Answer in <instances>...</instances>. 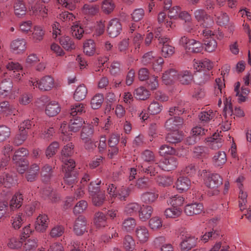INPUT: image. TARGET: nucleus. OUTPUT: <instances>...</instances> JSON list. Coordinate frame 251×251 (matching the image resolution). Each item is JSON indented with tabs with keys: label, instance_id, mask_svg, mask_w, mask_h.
<instances>
[{
	"label": "nucleus",
	"instance_id": "nucleus-1",
	"mask_svg": "<svg viewBox=\"0 0 251 251\" xmlns=\"http://www.w3.org/2000/svg\"><path fill=\"white\" fill-rule=\"evenodd\" d=\"M223 183V178L218 174H210L205 179V184L209 189L208 194L210 196L217 195L220 192L219 187Z\"/></svg>",
	"mask_w": 251,
	"mask_h": 251
},
{
	"label": "nucleus",
	"instance_id": "nucleus-2",
	"mask_svg": "<svg viewBox=\"0 0 251 251\" xmlns=\"http://www.w3.org/2000/svg\"><path fill=\"white\" fill-rule=\"evenodd\" d=\"M244 85L241 87V92L240 91L239 88L240 87V83L237 82L235 83L234 88V91L236 93V96L238 97V101L239 103L245 102L247 99L248 94L250 92V90L246 86L249 85L250 82H251V69L248 73L246 76L243 78Z\"/></svg>",
	"mask_w": 251,
	"mask_h": 251
},
{
	"label": "nucleus",
	"instance_id": "nucleus-3",
	"mask_svg": "<svg viewBox=\"0 0 251 251\" xmlns=\"http://www.w3.org/2000/svg\"><path fill=\"white\" fill-rule=\"evenodd\" d=\"M28 84L32 86L34 89L38 88L42 91L50 90L54 86V81L53 78L50 76L46 75L41 78L39 80L35 78H31L29 80Z\"/></svg>",
	"mask_w": 251,
	"mask_h": 251
},
{
	"label": "nucleus",
	"instance_id": "nucleus-4",
	"mask_svg": "<svg viewBox=\"0 0 251 251\" xmlns=\"http://www.w3.org/2000/svg\"><path fill=\"white\" fill-rule=\"evenodd\" d=\"M63 171L65 173L64 181L68 185H72L76 181V177L72 176L71 173L75 166V161L71 158H63Z\"/></svg>",
	"mask_w": 251,
	"mask_h": 251
},
{
	"label": "nucleus",
	"instance_id": "nucleus-5",
	"mask_svg": "<svg viewBox=\"0 0 251 251\" xmlns=\"http://www.w3.org/2000/svg\"><path fill=\"white\" fill-rule=\"evenodd\" d=\"M94 129L91 125L84 126L80 134V138L84 143V147L87 150H91L96 147L92 141L91 137Z\"/></svg>",
	"mask_w": 251,
	"mask_h": 251
},
{
	"label": "nucleus",
	"instance_id": "nucleus-6",
	"mask_svg": "<svg viewBox=\"0 0 251 251\" xmlns=\"http://www.w3.org/2000/svg\"><path fill=\"white\" fill-rule=\"evenodd\" d=\"M194 14L196 20L201 23L203 27L210 26L213 25V20L204 10L197 9L194 11Z\"/></svg>",
	"mask_w": 251,
	"mask_h": 251
},
{
	"label": "nucleus",
	"instance_id": "nucleus-7",
	"mask_svg": "<svg viewBox=\"0 0 251 251\" xmlns=\"http://www.w3.org/2000/svg\"><path fill=\"white\" fill-rule=\"evenodd\" d=\"M122 25L118 19H112L109 23L107 32L110 37H117L122 30Z\"/></svg>",
	"mask_w": 251,
	"mask_h": 251
},
{
	"label": "nucleus",
	"instance_id": "nucleus-8",
	"mask_svg": "<svg viewBox=\"0 0 251 251\" xmlns=\"http://www.w3.org/2000/svg\"><path fill=\"white\" fill-rule=\"evenodd\" d=\"M49 219L47 215L40 214L36 218L34 227L37 231L45 232L49 226Z\"/></svg>",
	"mask_w": 251,
	"mask_h": 251
},
{
	"label": "nucleus",
	"instance_id": "nucleus-9",
	"mask_svg": "<svg viewBox=\"0 0 251 251\" xmlns=\"http://www.w3.org/2000/svg\"><path fill=\"white\" fill-rule=\"evenodd\" d=\"M183 120L177 116H174L168 119L165 124V127L170 131H176L182 125Z\"/></svg>",
	"mask_w": 251,
	"mask_h": 251
},
{
	"label": "nucleus",
	"instance_id": "nucleus-10",
	"mask_svg": "<svg viewBox=\"0 0 251 251\" xmlns=\"http://www.w3.org/2000/svg\"><path fill=\"white\" fill-rule=\"evenodd\" d=\"M90 180V176L88 174H85L82 177L80 183V186L76 185L75 183L71 185L72 188H74L75 190V197L76 199L82 197L84 194V187L86 185L87 182ZM71 186V185H70Z\"/></svg>",
	"mask_w": 251,
	"mask_h": 251
},
{
	"label": "nucleus",
	"instance_id": "nucleus-11",
	"mask_svg": "<svg viewBox=\"0 0 251 251\" xmlns=\"http://www.w3.org/2000/svg\"><path fill=\"white\" fill-rule=\"evenodd\" d=\"M137 240L141 244L146 243L149 239L150 234L148 228L145 226H138L135 231Z\"/></svg>",
	"mask_w": 251,
	"mask_h": 251
},
{
	"label": "nucleus",
	"instance_id": "nucleus-12",
	"mask_svg": "<svg viewBox=\"0 0 251 251\" xmlns=\"http://www.w3.org/2000/svg\"><path fill=\"white\" fill-rule=\"evenodd\" d=\"M86 220L83 216H79L75 221L74 231L77 235L83 234L86 230Z\"/></svg>",
	"mask_w": 251,
	"mask_h": 251
},
{
	"label": "nucleus",
	"instance_id": "nucleus-13",
	"mask_svg": "<svg viewBox=\"0 0 251 251\" xmlns=\"http://www.w3.org/2000/svg\"><path fill=\"white\" fill-rule=\"evenodd\" d=\"M213 63L207 59L201 60L194 59V69L198 72L210 70L213 68Z\"/></svg>",
	"mask_w": 251,
	"mask_h": 251
},
{
	"label": "nucleus",
	"instance_id": "nucleus-14",
	"mask_svg": "<svg viewBox=\"0 0 251 251\" xmlns=\"http://www.w3.org/2000/svg\"><path fill=\"white\" fill-rule=\"evenodd\" d=\"M203 209L202 203H194L186 205L185 206L184 212L188 216H193L201 213Z\"/></svg>",
	"mask_w": 251,
	"mask_h": 251
},
{
	"label": "nucleus",
	"instance_id": "nucleus-15",
	"mask_svg": "<svg viewBox=\"0 0 251 251\" xmlns=\"http://www.w3.org/2000/svg\"><path fill=\"white\" fill-rule=\"evenodd\" d=\"M26 42L24 39H17L12 41L10 44V49L15 53H22L26 49Z\"/></svg>",
	"mask_w": 251,
	"mask_h": 251
},
{
	"label": "nucleus",
	"instance_id": "nucleus-16",
	"mask_svg": "<svg viewBox=\"0 0 251 251\" xmlns=\"http://www.w3.org/2000/svg\"><path fill=\"white\" fill-rule=\"evenodd\" d=\"M60 111L61 107L58 102L56 101H50L46 105L45 113L50 117L56 116Z\"/></svg>",
	"mask_w": 251,
	"mask_h": 251
},
{
	"label": "nucleus",
	"instance_id": "nucleus-17",
	"mask_svg": "<svg viewBox=\"0 0 251 251\" xmlns=\"http://www.w3.org/2000/svg\"><path fill=\"white\" fill-rule=\"evenodd\" d=\"M178 165V162L176 157L171 156L165 158L163 162L160 164L161 168L166 171H170L175 169Z\"/></svg>",
	"mask_w": 251,
	"mask_h": 251
},
{
	"label": "nucleus",
	"instance_id": "nucleus-18",
	"mask_svg": "<svg viewBox=\"0 0 251 251\" xmlns=\"http://www.w3.org/2000/svg\"><path fill=\"white\" fill-rule=\"evenodd\" d=\"M48 9L42 4L36 3L31 6L30 8V14L32 15L39 16L42 18L47 17Z\"/></svg>",
	"mask_w": 251,
	"mask_h": 251
},
{
	"label": "nucleus",
	"instance_id": "nucleus-19",
	"mask_svg": "<svg viewBox=\"0 0 251 251\" xmlns=\"http://www.w3.org/2000/svg\"><path fill=\"white\" fill-rule=\"evenodd\" d=\"M23 195L16 193L12 198L9 202V208L11 211H15L20 208L23 202Z\"/></svg>",
	"mask_w": 251,
	"mask_h": 251
},
{
	"label": "nucleus",
	"instance_id": "nucleus-20",
	"mask_svg": "<svg viewBox=\"0 0 251 251\" xmlns=\"http://www.w3.org/2000/svg\"><path fill=\"white\" fill-rule=\"evenodd\" d=\"M94 223L97 228H103L107 226V217L102 212H96L94 217Z\"/></svg>",
	"mask_w": 251,
	"mask_h": 251
},
{
	"label": "nucleus",
	"instance_id": "nucleus-21",
	"mask_svg": "<svg viewBox=\"0 0 251 251\" xmlns=\"http://www.w3.org/2000/svg\"><path fill=\"white\" fill-rule=\"evenodd\" d=\"M13 83L10 79H4L0 83V95L6 97L12 92Z\"/></svg>",
	"mask_w": 251,
	"mask_h": 251
},
{
	"label": "nucleus",
	"instance_id": "nucleus-22",
	"mask_svg": "<svg viewBox=\"0 0 251 251\" xmlns=\"http://www.w3.org/2000/svg\"><path fill=\"white\" fill-rule=\"evenodd\" d=\"M192 72L188 70H184L177 73V79L182 84H190L193 80Z\"/></svg>",
	"mask_w": 251,
	"mask_h": 251
},
{
	"label": "nucleus",
	"instance_id": "nucleus-23",
	"mask_svg": "<svg viewBox=\"0 0 251 251\" xmlns=\"http://www.w3.org/2000/svg\"><path fill=\"white\" fill-rule=\"evenodd\" d=\"M226 155L224 151H219L214 155L212 158V162L216 167L222 168L226 162Z\"/></svg>",
	"mask_w": 251,
	"mask_h": 251
},
{
	"label": "nucleus",
	"instance_id": "nucleus-24",
	"mask_svg": "<svg viewBox=\"0 0 251 251\" xmlns=\"http://www.w3.org/2000/svg\"><path fill=\"white\" fill-rule=\"evenodd\" d=\"M153 212V208L150 205H143L139 211V217L142 221H146L150 219Z\"/></svg>",
	"mask_w": 251,
	"mask_h": 251
},
{
	"label": "nucleus",
	"instance_id": "nucleus-25",
	"mask_svg": "<svg viewBox=\"0 0 251 251\" xmlns=\"http://www.w3.org/2000/svg\"><path fill=\"white\" fill-rule=\"evenodd\" d=\"M209 146L213 150H218L222 146L223 140L219 134L214 133L212 137L208 138Z\"/></svg>",
	"mask_w": 251,
	"mask_h": 251
},
{
	"label": "nucleus",
	"instance_id": "nucleus-26",
	"mask_svg": "<svg viewBox=\"0 0 251 251\" xmlns=\"http://www.w3.org/2000/svg\"><path fill=\"white\" fill-rule=\"evenodd\" d=\"M191 185L190 180L186 177H179L176 182V186L180 192L187 190Z\"/></svg>",
	"mask_w": 251,
	"mask_h": 251
},
{
	"label": "nucleus",
	"instance_id": "nucleus-27",
	"mask_svg": "<svg viewBox=\"0 0 251 251\" xmlns=\"http://www.w3.org/2000/svg\"><path fill=\"white\" fill-rule=\"evenodd\" d=\"M197 239L191 236H186L181 242V250L184 251H188L196 246Z\"/></svg>",
	"mask_w": 251,
	"mask_h": 251
},
{
	"label": "nucleus",
	"instance_id": "nucleus-28",
	"mask_svg": "<svg viewBox=\"0 0 251 251\" xmlns=\"http://www.w3.org/2000/svg\"><path fill=\"white\" fill-rule=\"evenodd\" d=\"M177 73L173 69H171L165 72L162 75V81L166 85L172 83L174 80L177 79Z\"/></svg>",
	"mask_w": 251,
	"mask_h": 251
},
{
	"label": "nucleus",
	"instance_id": "nucleus-29",
	"mask_svg": "<svg viewBox=\"0 0 251 251\" xmlns=\"http://www.w3.org/2000/svg\"><path fill=\"white\" fill-rule=\"evenodd\" d=\"M224 104L225 107L224 109V112L226 116L227 115L231 116L233 113L238 117H241L244 116L245 114L243 110L240 108H235L234 111L233 112L232 109L231 104L230 103H228L227 99L226 100V102H225Z\"/></svg>",
	"mask_w": 251,
	"mask_h": 251
},
{
	"label": "nucleus",
	"instance_id": "nucleus-30",
	"mask_svg": "<svg viewBox=\"0 0 251 251\" xmlns=\"http://www.w3.org/2000/svg\"><path fill=\"white\" fill-rule=\"evenodd\" d=\"M24 223V219L23 214L21 212L18 213L12 216L10 219L11 226L15 230L19 229Z\"/></svg>",
	"mask_w": 251,
	"mask_h": 251
},
{
	"label": "nucleus",
	"instance_id": "nucleus-31",
	"mask_svg": "<svg viewBox=\"0 0 251 251\" xmlns=\"http://www.w3.org/2000/svg\"><path fill=\"white\" fill-rule=\"evenodd\" d=\"M158 195L154 191H147L143 193L141 196V201L147 204L154 202L158 198Z\"/></svg>",
	"mask_w": 251,
	"mask_h": 251
},
{
	"label": "nucleus",
	"instance_id": "nucleus-32",
	"mask_svg": "<svg viewBox=\"0 0 251 251\" xmlns=\"http://www.w3.org/2000/svg\"><path fill=\"white\" fill-rule=\"evenodd\" d=\"M84 123V121L81 118L77 117L70 120L69 128L70 131L75 132L79 131Z\"/></svg>",
	"mask_w": 251,
	"mask_h": 251
},
{
	"label": "nucleus",
	"instance_id": "nucleus-33",
	"mask_svg": "<svg viewBox=\"0 0 251 251\" xmlns=\"http://www.w3.org/2000/svg\"><path fill=\"white\" fill-rule=\"evenodd\" d=\"M93 204L98 207L102 206L106 200L105 194L101 191L91 196Z\"/></svg>",
	"mask_w": 251,
	"mask_h": 251
},
{
	"label": "nucleus",
	"instance_id": "nucleus-34",
	"mask_svg": "<svg viewBox=\"0 0 251 251\" xmlns=\"http://www.w3.org/2000/svg\"><path fill=\"white\" fill-rule=\"evenodd\" d=\"M134 95L136 99L144 100L149 98L150 93L146 88L140 86L134 90Z\"/></svg>",
	"mask_w": 251,
	"mask_h": 251
},
{
	"label": "nucleus",
	"instance_id": "nucleus-35",
	"mask_svg": "<svg viewBox=\"0 0 251 251\" xmlns=\"http://www.w3.org/2000/svg\"><path fill=\"white\" fill-rule=\"evenodd\" d=\"M71 32L73 37L77 39H81L84 34V30L80 25L79 22L73 23L71 27Z\"/></svg>",
	"mask_w": 251,
	"mask_h": 251
},
{
	"label": "nucleus",
	"instance_id": "nucleus-36",
	"mask_svg": "<svg viewBox=\"0 0 251 251\" xmlns=\"http://www.w3.org/2000/svg\"><path fill=\"white\" fill-rule=\"evenodd\" d=\"M87 94V89L83 85H79L76 89L74 94V98L76 101H80L84 100Z\"/></svg>",
	"mask_w": 251,
	"mask_h": 251
},
{
	"label": "nucleus",
	"instance_id": "nucleus-37",
	"mask_svg": "<svg viewBox=\"0 0 251 251\" xmlns=\"http://www.w3.org/2000/svg\"><path fill=\"white\" fill-rule=\"evenodd\" d=\"M141 209V205L135 202H130L126 205L125 208V212L127 215H134L139 212Z\"/></svg>",
	"mask_w": 251,
	"mask_h": 251
},
{
	"label": "nucleus",
	"instance_id": "nucleus-38",
	"mask_svg": "<svg viewBox=\"0 0 251 251\" xmlns=\"http://www.w3.org/2000/svg\"><path fill=\"white\" fill-rule=\"evenodd\" d=\"M28 136L27 130H22L19 129V131L16 133L13 140V143L16 146L22 145L26 140Z\"/></svg>",
	"mask_w": 251,
	"mask_h": 251
},
{
	"label": "nucleus",
	"instance_id": "nucleus-39",
	"mask_svg": "<svg viewBox=\"0 0 251 251\" xmlns=\"http://www.w3.org/2000/svg\"><path fill=\"white\" fill-rule=\"evenodd\" d=\"M83 14L86 16H94L99 12V7L96 5L85 4L81 8Z\"/></svg>",
	"mask_w": 251,
	"mask_h": 251
},
{
	"label": "nucleus",
	"instance_id": "nucleus-40",
	"mask_svg": "<svg viewBox=\"0 0 251 251\" xmlns=\"http://www.w3.org/2000/svg\"><path fill=\"white\" fill-rule=\"evenodd\" d=\"M38 246V240L36 238H30L25 241L23 245V251H34Z\"/></svg>",
	"mask_w": 251,
	"mask_h": 251
},
{
	"label": "nucleus",
	"instance_id": "nucleus-41",
	"mask_svg": "<svg viewBox=\"0 0 251 251\" xmlns=\"http://www.w3.org/2000/svg\"><path fill=\"white\" fill-rule=\"evenodd\" d=\"M131 189L129 187L123 186L116 192V197L120 201H126L129 196Z\"/></svg>",
	"mask_w": 251,
	"mask_h": 251
},
{
	"label": "nucleus",
	"instance_id": "nucleus-42",
	"mask_svg": "<svg viewBox=\"0 0 251 251\" xmlns=\"http://www.w3.org/2000/svg\"><path fill=\"white\" fill-rule=\"evenodd\" d=\"M60 44L66 50H72L75 49V46L71 37L69 36H62L60 38Z\"/></svg>",
	"mask_w": 251,
	"mask_h": 251
},
{
	"label": "nucleus",
	"instance_id": "nucleus-43",
	"mask_svg": "<svg viewBox=\"0 0 251 251\" xmlns=\"http://www.w3.org/2000/svg\"><path fill=\"white\" fill-rule=\"evenodd\" d=\"M14 9L15 15L19 17L25 15L26 11L24 3L20 0L16 1L14 5Z\"/></svg>",
	"mask_w": 251,
	"mask_h": 251
},
{
	"label": "nucleus",
	"instance_id": "nucleus-44",
	"mask_svg": "<svg viewBox=\"0 0 251 251\" xmlns=\"http://www.w3.org/2000/svg\"><path fill=\"white\" fill-rule=\"evenodd\" d=\"M13 151V147L9 144L4 146L3 152L5 156L0 162V168L6 166L9 160V153Z\"/></svg>",
	"mask_w": 251,
	"mask_h": 251
},
{
	"label": "nucleus",
	"instance_id": "nucleus-45",
	"mask_svg": "<svg viewBox=\"0 0 251 251\" xmlns=\"http://www.w3.org/2000/svg\"><path fill=\"white\" fill-rule=\"evenodd\" d=\"M166 140L168 142L176 144L180 142L182 140V135L181 133L178 130L173 131L167 134Z\"/></svg>",
	"mask_w": 251,
	"mask_h": 251
},
{
	"label": "nucleus",
	"instance_id": "nucleus-46",
	"mask_svg": "<svg viewBox=\"0 0 251 251\" xmlns=\"http://www.w3.org/2000/svg\"><path fill=\"white\" fill-rule=\"evenodd\" d=\"M40 168L36 164L32 165L26 174V179L28 181H33L37 178L39 171Z\"/></svg>",
	"mask_w": 251,
	"mask_h": 251
},
{
	"label": "nucleus",
	"instance_id": "nucleus-47",
	"mask_svg": "<svg viewBox=\"0 0 251 251\" xmlns=\"http://www.w3.org/2000/svg\"><path fill=\"white\" fill-rule=\"evenodd\" d=\"M123 247L126 251H132L136 247L135 241L133 237L129 235H126L123 240Z\"/></svg>",
	"mask_w": 251,
	"mask_h": 251
},
{
	"label": "nucleus",
	"instance_id": "nucleus-48",
	"mask_svg": "<svg viewBox=\"0 0 251 251\" xmlns=\"http://www.w3.org/2000/svg\"><path fill=\"white\" fill-rule=\"evenodd\" d=\"M41 176L43 181H49L52 176V167L48 164L45 165L42 168Z\"/></svg>",
	"mask_w": 251,
	"mask_h": 251
},
{
	"label": "nucleus",
	"instance_id": "nucleus-49",
	"mask_svg": "<svg viewBox=\"0 0 251 251\" xmlns=\"http://www.w3.org/2000/svg\"><path fill=\"white\" fill-rule=\"evenodd\" d=\"M215 112L211 110L201 111L199 115V118L201 123H207L212 120L215 116Z\"/></svg>",
	"mask_w": 251,
	"mask_h": 251
},
{
	"label": "nucleus",
	"instance_id": "nucleus-50",
	"mask_svg": "<svg viewBox=\"0 0 251 251\" xmlns=\"http://www.w3.org/2000/svg\"><path fill=\"white\" fill-rule=\"evenodd\" d=\"M243 184L240 183L239 185V206L241 210H243L245 208V205L247 202V197L248 195L247 192H244L243 191Z\"/></svg>",
	"mask_w": 251,
	"mask_h": 251
},
{
	"label": "nucleus",
	"instance_id": "nucleus-51",
	"mask_svg": "<svg viewBox=\"0 0 251 251\" xmlns=\"http://www.w3.org/2000/svg\"><path fill=\"white\" fill-rule=\"evenodd\" d=\"M0 183L5 187L10 188L16 183L14 176L12 174H4L0 178Z\"/></svg>",
	"mask_w": 251,
	"mask_h": 251
},
{
	"label": "nucleus",
	"instance_id": "nucleus-52",
	"mask_svg": "<svg viewBox=\"0 0 251 251\" xmlns=\"http://www.w3.org/2000/svg\"><path fill=\"white\" fill-rule=\"evenodd\" d=\"M159 168H161L160 164L159 165L156 163L149 166L148 168H144L141 166L139 170L141 172L149 174L151 176H154L158 174Z\"/></svg>",
	"mask_w": 251,
	"mask_h": 251
},
{
	"label": "nucleus",
	"instance_id": "nucleus-53",
	"mask_svg": "<svg viewBox=\"0 0 251 251\" xmlns=\"http://www.w3.org/2000/svg\"><path fill=\"white\" fill-rule=\"evenodd\" d=\"M84 52L88 56L93 55L96 50V46L93 40L89 39L86 41L83 46Z\"/></svg>",
	"mask_w": 251,
	"mask_h": 251
},
{
	"label": "nucleus",
	"instance_id": "nucleus-54",
	"mask_svg": "<svg viewBox=\"0 0 251 251\" xmlns=\"http://www.w3.org/2000/svg\"><path fill=\"white\" fill-rule=\"evenodd\" d=\"M85 112V107L83 103H76L71 106L70 115L75 116L77 115H81Z\"/></svg>",
	"mask_w": 251,
	"mask_h": 251
},
{
	"label": "nucleus",
	"instance_id": "nucleus-55",
	"mask_svg": "<svg viewBox=\"0 0 251 251\" xmlns=\"http://www.w3.org/2000/svg\"><path fill=\"white\" fill-rule=\"evenodd\" d=\"M136 225L135 219L128 217L125 219L122 223V228L126 231H131L133 230Z\"/></svg>",
	"mask_w": 251,
	"mask_h": 251
},
{
	"label": "nucleus",
	"instance_id": "nucleus-56",
	"mask_svg": "<svg viewBox=\"0 0 251 251\" xmlns=\"http://www.w3.org/2000/svg\"><path fill=\"white\" fill-rule=\"evenodd\" d=\"M187 50L193 53L201 52L203 50L201 43L194 39H191Z\"/></svg>",
	"mask_w": 251,
	"mask_h": 251
},
{
	"label": "nucleus",
	"instance_id": "nucleus-57",
	"mask_svg": "<svg viewBox=\"0 0 251 251\" xmlns=\"http://www.w3.org/2000/svg\"><path fill=\"white\" fill-rule=\"evenodd\" d=\"M103 96L101 94L95 95L91 100V106L94 109H99L103 102Z\"/></svg>",
	"mask_w": 251,
	"mask_h": 251
},
{
	"label": "nucleus",
	"instance_id": "nucleus-58",
	"mask_svg": "<svg viewBox=\"0 0 251 251\" xmlns=\"http://www.w3.org/2000/svg\"><path fill=\"white\" fill-rule=\"evenodd\" d=\"M181 210L179 208L173 207L167 208L164 211V215L166 218H176L180 216Z\"/></svg>",
	"mask_w": 251,
	"mask_h": 251
},
{
	"label": "nucleus",
	"instance_id": "nucleus-59",
	"mask_svg": "<svg viewBox=\"0 0 251 251\" xmlns=\"http://www.w3.org/2000/svg\"><path fill=\"white\" fill-rule=\"evenodd\" d=\"M101 180L99 179H97L95 181H92L90 182L88 186V192L90 197L96 193L101 192L100 187V185L101 184Z\"/></svg>",
	"mask_w": 251,
	"mask_h": 251
},
{
	"label": "nucleus",
	"instance_id": "nucleus-60",
	"mask_svg": "<svg viewBox=\"0 0 251 251\" xmlns=\"http://www.w3.org/2000/svg\"><path fill=\"white\" fill-rule=\"evenodd\" d=\"M149 226L152 230H157L162 226V220L159 217H153L150 220Z\"/></svg>",
	"mask_w": 251,
	"mask_h": 251
},
{
	"label": "nucleus",
	"instance_id": "nucleus-61",
	"mask_svg": "<svg viewBox=\"0 0 251 251\" xmlns=\"http://www.w3.org/2000/svg\"><path fill=\"white\" fill-rule=\"evenodd\" d=\"M225 87V80L224 78H218L215 79L214 85V94L218 96L219 94H222L224 89Z\"/></svg>",
	"mask_w": 251,
	"mask_h": 251
},
{
	"label": "nucleus",
	"instance_id": "nucleus-62",
	"mask_svg": "<svg viewBox=\"0 0 251 251\" xmlns=\"http://www.w3.org/2000/svg\"><path fill=\"white\" fill-rule=\"evenodd\" d=\"M158 153L161 156H165L167 155H173L176 153V150L173 147L167 145H163L159 148Z\"/></svg>",
	"mask_w": 251,
	"mask_h": 251
},
{
	"label": "nucleus",
	"instance_id": "nucleus-63",
	"mask_svg": "<svg viewBox=\"0 0 251 251\" xmlns=\"http://www.w3.org/2000/svg\"><path fill=\"white\" fill-rule=\"evenodd\" d=\"M74 146L72 143H69L65 146L61 151V159L64 158H68V157L71 156L74 153Z\"/></svg>",
	"mask_w": 251,
	"mask_h": 251
},
{
	"label": "nucleus",
	"instance_id": "nucleus-64",
	"mask_svg": "<svg viewBox=\"0 0 251 251\" xmlns=\"http://www.w3.org/2000/svg\"><path fill=\"white\" fill-rule=\"evenodd\" d=\"M64 230L65 229L63 226L57 225L51 228L50 235L52 238L60 237L64 233Z\"/></svg>",
	"mask_w": 251,
	"mask_h": 251
}]
</instances>
